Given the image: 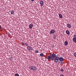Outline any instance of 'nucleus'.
Masks as SVG:
<instances>
[{
  "mask_svg": "<svg viewBox=\"0 0 76 76\" xmlns=\"http://www.w3.org/2000/svg\"><path fill=\"white\" fill-rule=\"evenodd\" d=\"M53 60H54V63H58L59 62V57L58 56L56 55L55 53H53Z\"/></svg>",
  "mask_w": 76,
  "mask_h": 76,
  "instance_id": "nucleus-1",
  "label": "nucleus"
},
{
  "mask_svg": "<svg viewBox=\"0 0 76 76\" xmlns=\"http://www.w3.org/2000/svg\"><path fill=\"white\" fill-rule=\"evenodd\" d=\"M50 56H48L47 57H45V59L47 60V59H48V60H50V59L51 60H52L53 59V53L51 54L50 55Z\"/></svg>",
  "mask_w": 76,
  "mask_h": 76,
  "instance_id": "nucleus-2",
  "label": "nucleus"
},
{
  "mask_svg": "<svg viewBox=\"0 0 76 76\" xmlns=\"http://www.w3.org/2000/svg\"><path fill=\"white\" fill-rule=\"evenodd\" d=\"M29 69H31V70H37V68H36L35 66H30Z\"/></svg>",
  "mask_w": 76,
  "mask_h": 76,
  "instance_id": "nucleus-3",
  "label": "nucleus"
},
{
  "mask_svg": "<svg viewBox=\"0 0 76 76\" xmlns=\"http://www.w3.org/2000/svg\"><path fill=\"white\" fill-rule=\"evenodd\" d=\"M40 6L42 7V6H43V4H44V1L42 0H41L40 1Z\"/></svg>",
  "mask_w": 76,
  "mask_h": 76,
  "instance_id": "nucleus-4",
  "label": "nucleus"
},
{
  "mask_svg": "<svg viewBox=\"0 0 76 76\" xmlns=\"http://www.w3.org/2000/svg\"><path fill=\"white\" fill-rule=\"evenodd\" d=\"M34 25V24H30L29 25V28L30 29H32V27H33V26Z\"/></svg>",
  "mask_w": 76,
  "mask_h": 76,
  "instance_id": "nucleus-5",
  "label": "nucleus"
},
{
  "mask_svg": "<svg viewBox=\"0 0 76 76\" xmlns=\"http://www.w3.org/2000/svg\"><path fill=\"white\" fill-rule=\"evenodd\" d=\"M67 28H71V25L70 24L67 23L66 25Z\"/></svg>",
  "mask_w": 76,
  "mask_h": 76,
  "instance_id": "nucleus-6",
  "label": "nucleus"
},
{
  "mask_svg": "<svg viewBox=\"0 0 76 76\" xmlns=\"http://www.w3.org/2000/svg\"><path fill=\"white\" fill-rule=\"evenodd\" d=\"M59 60L60 61V62L61 61H63V58L62 57H60L59 58Z\"/></svg>",
  "mask_w": 76,
  "mask_h": 76,
  "instance_id": "nucleus-7",
  "label": "nucleus"
},
{
  "mask_svg": "<svg viewBox=\"0 0 76 76\" xmlns=\"http://www.w3.org/2000/svg\"><path fill=\"white\" fill-rule=\"evenodd\" d=\"M50 34H54V30L53 29L50 32Z\"/></svg>",
  "mask_w": 76,
  "mask_h": 76,
  "instance_id": "nucleus-8",
  "label": "nucleus"
},
{
  "mask_svg": "<svg viewBox=\"0 0 76 76\" xmlns=\"http://www.w3.org/2000/svg\"><path fill=\"white\" fill-rule=\"evenodd\" d=\"M58 15L59 18H61V19H62V18H63V15H62L61 14H59Z\"/></svg>",
  "mask_w": 76,
  "mask_h": 76,
  "instance_id": "nucleus-9",
  "label": "nucleus"
},
{
  "mask_svg": "<svg viewBox=\"0 0 76 76\" xmlns=\"http://www.w3.org/2000/svg\"><path fill=\"white\" fill-rule=\"evenodd\" d=\"M68 44V42L67 41H66L64 42L65 45H67Z\"/></svg>",
  "mask_w": 76,
  "mask_h": 76,
  "instance_id": "nucleus-10",
  "label": "nucleus"
},
{
  "mask_svg": "<svg viewBox=\"0 0 76 76\" xmlns=\"http://www.w3.org/2000/svg\"><path fill=\"white\" fill-rule=\"evenodd\" d=\"M66 34L67 35H69V34H70V32L69 30H66Z\"/></svg>",
  "mask_w": 76,
  "mask_h": 76,
  "instance_id": "nucleus-11",
  "label": "nucleus"
},
{
  "mask_svg": "<svg viewBox=\"0 0 76 76\" xmlns=\"http://www.w3.org/2000/svg\"><path fill=\"white\" fill-rule=\"evenodd\" d=\"M73 37L74 38H73V40L76 39V35H74Z\"/></svg>",
  "mask_w": 76,
  "mask_h": 76,
  "instance_id": "nucleus-12",
  "label": "nucleus"
},
{
  "mask_svg": "<svg viewBox=\"0 0 76 76\" xmlns=\"http://www.w3.org/2000/svg\"><path fill=\"white\" fill-rule=\"evenodd\" d=\"M10 12L11 14H12V15H13V14H14L15 13V12H14L13 10H12Z\"/></svg>",
  "mask_w": 76,
  "mask_h": 76,
  "instance_id": "nucleus-13",
  "label": "nucleus"
},
{
  "mask_svg": "<svg viewBox=\"0 0 76 76\" xmlns=\"http://www.w3.org/2000/svg\"><path fill=\"white\" fill-rule=\"evenodd\" d=\"M27 48L28 50H31V48L29 46L27 47Z\"/></svg>",
  "mask_w": 76,
  "mask_h": 76,
  "instance_id": "nucleus-14",
  "label": "nucleus"
},
{
  "mask_svg": "<svg viewBox=\"0 0 76 76\" xmlns=\"http://www.w3.org/2000/svg\"><path fill=\"white\" fill-rule=\"evenodd\" d=\"M40 56H41V57H43V56H44V54H43V53H41L40 54Z\"/></svg>",
  "mask_w": 76,
  "mask_h": 76,
  "instance_id": "nucleus-15",
  "label": "nucleus"
},
{
  "mask_svg": "<svg viewBox=\"0 0 76 76\" xmlns=\"http://www.w3.org/2000/svg\"><path fill=\"white\" fill-rule=\"evenodd\" d=\"M15 76H19V74H18L16 73L15 74Z\"/></svg>",
  "mask_w": 76,
  "mask_h": 76,
  "instance_id": "nucleus-16",
  "label": "nucleus"
},
{
  "mask_svg": "<svg viewBox=\"0 0 76 76\" xmlns=\"http://www.w3.org/2000/svg\"><path fill=\"white\" fill-rule=\"evenodd\" d=\"M39 51L38 50H35V53H38Z\"/></svg>",
  "mask_w": 76,
  "mask_h": 76,
  "instance_id": "nucleus-17",
  "label": "nucleus"
},
{
  "mask_svg": "<svg viewBox=\"0 0 76 76\" xmlns=\"http://www.w3.org/2000/svg\"><path fill=\"white\" fill-rule=\"evenodd\" d=\"M74 56H75V57H76V53H74Z\"/></svg>",
  "mask_w": 76,
  "mask_h": 76,
  "instance_id": "nucleus-18",
  "label": "nucleus"
},
{
  "mask_svg": "<svg viewBox=\"0 0 76 76\" xmlns=\"http://www.w3.org/2000/svg\"><path fill=\"white\" fill-rule=\"evenodd\" d=\"M73 41L75 43H76V39L73 40Z\"/></svg>",
  "mask_w": 76,
  "mask_h": 76,
  "instance_id": "nucleus-19",
  "label": "nucleus"
},
{
  "mask_svg": "<svg viewBox=\"0 0 76 76\" xmlns=\"http://www.w3.org/2000/svg\"><path fill=\"white\" fill-rule=\"evenodd\" d=\"M53 38L54 39H57V38H56V36H55V37H54Z\"/></svg>",
  "mask_w": 76,
  "mask_h": 76,
  "instance_id": "nucleus-20",
  "label": "nucleus"
},
{
  "mask_svg": "<svg viewBox=\"0 0 76 76\" xmlns=\"http://www.w3.org/2000/svg\"><path fill=\"white\" fill-rule=\"evenodd\" d=\"M61 72H63V71H64V70H63V69H62V68L61 69Z\"/></svg>",
  "mask_w": 76,
  "mask_h": 76,
  "instance_id": "nucleus-21",
  "label": "nucleus"
},
{
  "mask_svg": "<svg viewBox=\"0 0 76 76\" xmlns=\"http://www.w3.org/2000/svg\"><path fill=\"white\" fill-rule=\"evenodd\" d=\"M10 60H13V58H12V57H11L10 58Z\"/></svg>",
  "mask_w": 76,
  "mask_h": 76,
  "instance_id": "nucleus-22",
  "label": "nucleus"
},
{
  "mask_svg": "<svg viewBox=\"0 0 76 76\" xmlns=\"http://www.w3.org/2000/svg\"><path fill=\"white\" fill-rule=\"evenodd\" d=\"M22 45H25V43H24L23 42H22Z\"/></svg>",
  "mask_w": 76,
  "mask_h": 76,
  "instance_id": "nucleus-23",
  "label": "nucleus"
},
{
  "mask_svg": "<svg viewBox=\"0 0 76 76\" xmlns=\"http://www.w3.org/2000/svg\"><path fill=\"white\" fill-rule=\"evenodd\" d=\"M26 46H28V44L27 43H26Z\"/></svg>",
  "mask_w": 76,
  "mask_h": 76,
  "instance_id": "nucleus-24",
  "label": "nucleus"
},
{
  "mask_svg": "<svg viewBox=\"0 0 76 76\" xmlns=\"http://www.w3.org/2000/svg\"><path fill=\"white\" fill-rule=\"evenodd\" d=\"M61 64H63V62H61Z\"/></svg>",
  "mask_w": 76,
  "mask_h": 76,
  "instance_id": "nucleus-25",
  "label": "nucleus"
},
{
  "mask_svg": "<svg viewBox=\"0 0 76 76\" xmlns=\"http://www.w3.org/2000/svg\"><path fill=\"white\" fill-rule=\"evenodd\" d=\"M0 28L1 29H3V28L2 27H1V28Z\"/></svg>",
  "mask_w": 76,
  "mask_h": 76,
  "instance_id": "nucleus-26",
  "label": "nucleus"
},
{
  "mask_svg": "<svg viewBox=\"0 0 76 76\" xmlns=\"http://www.w3.org/2000/svg\"><path fill=\"white\" fill-rule=\"evenodd\" d=\"M31 1L33 2L34 1V0H31Z\"/></svg>",
  "mask_w": 76,
  "mask_h": 76,
  "instance_id": "nucleus-27",
  "label": "nucleus"
},
{
  "mask_svg": "<svg viewBox=\"0 0 76 76\" xmlns=\"http://www.w3.org/2000/svg\"><path fill=\"white\" fill-rule=\"evenodd\" d=\"M59 63H60V62H59Z\"/></svg>",
  "mask_w": 76,
  "mask_h": 76,
  "instance_id": "nucleus-28",
  "label": "nucleus"
}]
</instances>
